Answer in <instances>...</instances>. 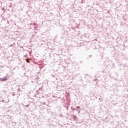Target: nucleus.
<instances>
[{
	"label": "nucleus",
	"instance_id": "obj_2",
	"mask_svg": "<svg viewBox=\"0 0 128 128\" xmlns=\"http://www.w3.org/2000/svg\"><path fill=\"white\" fill-rule=\"evenodd\" d=\"M26 60L27 62H28V64H30V59L28 58V59H26Z\"/></svg>",
	"mask_w": 128,
	"mask_h": 128
},
{
	"label": "nucleus",
	"instance_id": "obj_1",
	"mask_svg": "<svg viewBox=\"0 0 128 128\" xmlns=\"http://www.w3.org/2000/svg\"><path fill=\"white\" fill-rule=\"evenodd\" d=\"M2 80L4 82V80H8V78H3L2 79Z\"/></svg>",
	"mask_w": 128,
	"mask_h": 128
},
{
	"label": "nucleus",
	"instance_id": "obj_3",
	"mask_svg": "<svg viewBox=\"0 0 128 128\" xmlns=\"http://www.w3.org/2000/svg\"><path fill=\"white\" fill-rule=\"evenodd\" d=\"M77 108H80V107H78Z\"/></svg>",
	"mask_w": 128,
	"mask_h": 128
}]
</instances>
